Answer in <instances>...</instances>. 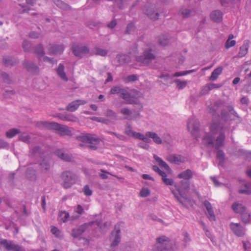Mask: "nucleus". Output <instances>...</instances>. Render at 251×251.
I'll return each instance as SVG.
<instances>
[{"label": "nucleus", "instance_id": "nucleus-1", "mask_svg": "<svg viewBox=\"0 0 251 251\" xmlns=\"http://www.w3.org/2000/svg\"><path fill=\"white\" fill-rule=\"evenodd\" d=\"M175 244L166 236H161L156 238L153 251H173L176 249Z\"/></svg>", "mask_w": 251, "mask_h": 251}, {"label": "nucleus", "instance_id": "nucleus-2", "mask_svg": "<svg viewBox=\"0 0 251 251\" xmlns=\"http://www.w3.org/2000/svg\"><path fill=\"white\" fill-rule=\"evenodd\" d=\"M224 104L225 102L222 100H218L215 101L213 104L209 107V112L212 114L213 116L219 117V114H218V111L222 107L225 106L231 115H234L236 117H239L237 113L235 111L232 105L229 104L227 106H225Z\"/></svg>", "mask_w": 251, "mask_h": 251}, {"label": "nucleus", "instance_id": "nucleus-3", "mask_svg": "<svg viewBox=\"0 0 251 251\" xmlns=\"http://www.w3.org/2000/svg\"><path fill=\"white\" fill-rule=\"evenodd\" d=\"M61 178L63 181L62 186L65 189H68L75 183L77 176L70 171H65L61 173Z\"/></svg>", "mask_w": 251, "mask_h": 251}, {"label": "nucleus", "instance_id": "nucleus-4", "mask_svg": "<svg viewBox=\"0 0 251 251\" xmlns=\"http://www.w3.org/2000/svg\"><path fill=\"white\" fill-rule=\"evenodd\" d=\"M156 56L152 49L150 48L145 49L142 54L136 57V60L143 63L145 65L148 66L155 59Z\"/></svg>", "mask_w": 251, "mask_h": 251}, {"label": "nucleus", "instance_id": "nucleus-5", "mask_svg": "<svg viewBox=\"0 0 251 251\" xmlns=\"http://www.w3.org/2000/svg\"><path fill=\"white\" fill-rule=\"evenodd\" d=\"M187 129L195 138L200 137V122L195 118H190L187 122Z\"/></svg>", "mask_w": 251, "mask_h": 251}, {"label": "nucleus", "instance_id": "nucleus-6", "mask_svg": "<svg viewBox=\"0 0 251 251\" xmlns=\"http://www.w3.org/2000/svg\"><path fill=\"white\" fill-rule=\"evenodd\" d=\"M120 234V225L117 224L114 226V230H113L111 233V236L112 238H113L110 245V248L112 249L117 247L121 242V236Z\"/></svg>", "mask_w": 251, "mask_h": 251}, {"label": "nucleus", "instance_id": "nucleus-7", "mask_svg": "<svg viewBox=\"0 0 251 251\" xmlns=\"http://www.w3.org/2000/svg\"><path fill=\"white\" fill-rule=\"evenodd\" d=\"M72 50L75 56L82 58L89 52V48L85 46L73 45Z\"/></svg>", "mask_w": 251, "mask_h": 251}, {"label": "nucleus", "instance_id": "nucleus-8", "mask_svg": "<svg viewBox=\"0 0 251 251\" xmlns=\"http://www.w3.org/2000/svg\"><path fill=\"white\" fill-rule=\"evenodd\" d=\"M229 227L233 233L238 237H243L246 232V228L240 223L231 222L229 225Z\"/></svg>", "mask_w": 251, "mask_h": 251}, {"label": "nucleus", "instance_id": "nucleus-9", "mask_svg": "<svg viewBox=\"0 0 251 251\" xmlns=\"http://www.w3.org/2000/svg\"><path fill=\"white\" fill-rule=\"evenodd\" d=\"M23 65L27 72L33 75H37L39 74L40 68L36 64L27 61H23Z\"/></svg>", "mask_w": 251, "mask_h": 251}, {"label": "nucleus", "instance_id": "nucleus-10", "mask_svg": "<svg viewBox=\"0 0 251 251\" xmlns=\"http://www.w3.org/2000/svg\"><path fill=\"white\" fill-rule=\"evenodd\" d=\"M89 226H91L90 222L80 225L72 229L71 235L74 238H77L81 236Z\"/></svg>", "mask_w": 251, "mask_h": 251}, {"label": "nucleus", "instance_id": "nucleus-11", "mask_svg": "<svg viewBox=\"0 0 251 251\" xmlns=\"http://www.w3.org/2000/svg\"><path fill=\"white\" fill-rule=\"evenodd\" d=\"M172 193L177 201L183 206L185 207L186 205L184 201L188 200L187 195L186 193L183 192L180 189H177L176 191H172Z\"/></svg>", "mask_w": 251, "mask_h": 251}, {"label": "nucleus", "instance_id": "nucleus-12", "mask_svg": "<svg viewBox=\"0 0 251 251\" xmlns=\"http://www.w3.org/2000/svg\"><path fill=\"white\" fill-rule=\"evenodd\" d=\"M59 124L56 122H50L48 121H40L36 123V126L39 128H46L49 130L57 131Z\"/></svg>", "mask_w": 251, "mask_h": 251}, {"label": "nucleus", "instance_id": "nucleus-13", "mask_svg": "<svg viewBox=\"0 0 251 251\" xmlns=\"http://www.w3.org/2000/svg\"><path fill=\"white\" fill-rule=\"evenodd\" d=\"M48 49L50 55L61 54L63 53L65 47L63 45L51 44L49 45Z\"/></svg>", "mask_w": 251, "mask_h": 251}, {"label": "nucleus", "instance_id": "nucleus-14", "mask_svg": "<svg viewBox=\"0 0 251 251\" xmlns=\"http://www.w3.org/2000/svg\"><path fill=\"white\" fill-rule=\"evenodd\" d=\"M87 101L82 100H77L69 103L66 107V110L69 112H75L79 107V105H84Z\"/></svg>", "mask_w": 251, "mask_h": 251}, {"label": "nucleus", "instance_id": "nucleus-15", "mask_svg": "<svg viewBox=\"0 0 251 251\" xmlns=\"http://www.w3.org/2000/svg\"><path fill=\"white\" fill-rule=\"evenodd\" d=\"M120 97L126 100V103L128 104H137L138 100L133 99L131 95L125 89H124Z\"/></svg>", "mask_w": 251, "mask_h": 251}, {"label": "nucleus", "instance_id": "nucleus-16", "mask_svg": "<svg viewBox=\"0 0 251 251\" xmlns=\"http://www.w3.org/2000/svg\"><path fill=\"white\" fill-rule=\"evenodd\" d=\"M143 11L145 14H146L150 19L153 20H155L158 19L159 16V13L155 12L152 7L146 5L143 9Z\"/></svg>", "mask_w": 251, "mask_h": 251}, {"label": "nucleus", "instance_id": "nucleus-17", "mask_svg": "<svg viewBox=\"0 0 251 251\" xmlns=\"http://www.w3.org/2000/svg\"><path fill=\"white\" fill-rule=\"evenodd\" d=\"M214 137L209 133H206L205 136L202 137V143L207 148L214 147Z\"/></svg>", "mask_w": 251, "mask_h": 251}, {"label": "nucleus", "instance_id": "nucleus-18", "mask_svg": "<svg viewBox=\"0 0 251 251\" xmlns=\"http://www.w3.org/2000/svg\"><path fill=\"white\" fill-rule=\"evenodd\" d=\"M226 138L225 132L221 131L219 136L216 138L215 144L214 143V147L215 150H218L224 146V141Z\"/></svg>", "mask_w": 251, "mask_h": 251}, {"label": "nucleus", "instance_id": "nucleus-19", "mask_svg": "<svg viewBox=\"0 0 251 251\" xmlns=\"http://www.w3.org/2000/svg\"><path fill=\"white\" fill-rule=\"evenodd\" d=\"M210 131L213 135H216L221 131H223L224 126L220 122H212L209 127Z\"/></svg>", "mask_w": 251, "mask_h": 251}, {"label": "nucleus", "instance_id": "nucleus-20", "mask_svg": "<svg viewBox=\"0 0 251 251\" xmlns=\"http://www.w3.org/2000/svg\"><path fill=\"white\" fill-rule=\"evenodd\" d=\"M194 176L193 172L189 169H187L185 171L181 172L180 173L177 175V177L179 179H183V180H189L193 178Z\"/></svg>", "mask_w": 251, "mask_h": 251}, {"label": "nucleus", "instance_id": "nucleus-21", "mask_svg": "<svg viewBox=\"0 0 251 251\" xmlns=\"http://www.w3.org/2000/svg\"><path fill=\"white\" fill-rule=\"evenodd\" d=\"M54 154L59 158L65 161L70 162L72 161V155L69 154L64 153L63 151L61 149L56 150L54 151Z\"/></svg>", "mask_w": 251, "mask_h": 251}, {"label": "nucleus", "instance_id": "nucleus-22", "mask_svg": "<svg viewBox=\"0 0 251 251\" xmlns=\"http://www.w3.org/2000/svg\"><path fill=\"white\" fill-rule=\"evenodd\" d=\"M250 41L245 40L242 46L239 48V51L238 53L237 56L239 58H241L245 56L248 52L249 48Z\"/></svg>", "mask_w": 251, "mask_h": 251}, {"label": "nucleus", "instance_id": "nucleus-23", "mask_svg": "<svg viewBox=\"0 0 251 251\" xmlns=\"http://www.w3.org/2000/svg\"><path fill=\"white\" fill-rule=\"evenodd\" d=\"M19 63L17 58L11 56H4L3 57V63L6 67L14 66Z\"/></svg>", "mask_w": 251, "mask_h": 251}, {"label": "nucleus", "instance_id": "nucleus-24", "mask_svg": "<svg viewBox=\"0 0 251 251\" xmlns=\"http://www.w3.org/2000/svg\"><path fill=\"white\" fill-rule=\"evenodd\" d=\"M231 208L235 213L240 214V215L247 210V207L237 202H234L232 204Z\"/></svg>", "mask_w": 251, "mask_h": 251}, {"label": "nucleus", "instance_id": "nucleus-25", "mask_svg": "<svg viewBox=\"0 0 251 251\" xmlns=\"http://www.w3.org/2000/svg\"><path fill=\"white\" fill-rule=\"evenodd\" d=\"M223 12L219 10L213 11L210 14L211 19L216 23H220L223 19Z\"/></svg>", "mask_w": 251, "mask_h": 251}, {"label": "nucleus", "instance_id": "nucleus-26", "mask_svg": "<svg viewBox=\"0 0 251 251\" xmlns=\"http://www.w3.org/2000/svg\"><path fill=\"white\" fill-rule=\"evenodd\" d=\"M65 67L62 63H60L56 70L58 76L64 81H68V79L65 72Z\"/></svg>", "mask_w": 251, "mask_h": 251}, {"label": "nucleus", "instance_id": "nucleus-27", "mask_svg": "<svg viewBox=\"0 0 251 251\" xmlns=\"http://www.w3.org/2000/svg\"><path fill=\"white\" fill-rule=\"evenodd\" d=\"M59 118L64 121L75 122L77 118L71 114H62L58 116Z\"/></svg>", "mask_w": 251, "mask_h": 251}, {"label": "nucleus", "instance_id": "nucleus-28", "mask_svg": "<svg viewBox=\"0 0 251 251\" xmlns=\"http://www.w3.org/2000/svg\"><path fill=\"white\" fill-rule=\"evenodd\" d=\"M26 177L31 181L36 180V171L32 167H28L26 171Z\"/></svg>", "mask_w": 251, "mask_h": 251}, {"label": "nucleus", "instance_id": "nucleus-29", "mask_svg": "<svg viewBox=\"0 0 251 251\" xmlns=\"http://www.w3.org/2000/svg\"><path fill=\"white\" fill-rule=\"evenodd\" d=\"M56 133L61 135H71V131L69 129L67 126L59 124Z\"/></svg>", "mask_w": 251, "mask_h": 251}, {"label": "nucleus", "instance_id": "nucleus-30", "mask_svg": "<svg viewBox=\"0 0 251 251\" xmlns=\"http://www.w3.org/2000/svg\"><path fill=\"white\" fill-rule=\"evenodd\" d=\"M223 71L222 67H218L215 69L211 73V75L209 77V80L211 81H214L216 80L219 75H220Z\"/></svg>", "mask_w": 251, "mask_h": 251}, {"label": "nucleus", "instance_id": "nucleus-31", "mask_svg": "<svg viewBox=\"0 0 251 251\" xmlns=\"http://www.w3.org/2000/svg\"><path fill=\"white\" fill-rule=\"evenodd\" d=\"M146 135L152 139L153 142L157 144H161L162 143L161 139L155 132L148 131L146 132Z\"/></svg>", "mask_w": 251, "mask_h": 251}, {"label": "nucleus", "instance_id": "nucleus-32", "mask_svg": "<svg viewBox=\"0 0 251 251\" xmlns=\"http://www.w3.org/2000/svg\"><path fill=\"white\" fill-rule=\"evenodd\" d=\"M153 158L161 168H164L167 171H170L171 169L168 165L160 157L156 155H154Z\"/></svg>", "mask_w": 251, "mask_h": 251}, {"label": "nucleus", "instance_id": "nucleus-33", "mask_svg": "<svg viewBox=\"0 0 251 251\" xmlns=\"http://www.w3.org/2000/svg\"><path fill=\"white\" fill-rule=\"evenodd\" d=\"M241 220L245 225H251V213L246 212L242 213Z\"/></svg>", "mask_w": 251, "mask_h": 251}, {"label": "nucleus", "instance_id": "nucleus-34", "mask_svg": "<svg viewBox=\"0 0 251 251\" xmlns=\"http://www.w3.org/2000/svg\"><path fill=\"white\" fill-rule=\"evenodd\" d=\"M34 52L39 58L43 56L45 54V52L43 45L42 44H39L36 46L34 47Z\"/></svg>", "mask_w": 251, "mask_h": 251}, {"label": "nucleus", "instance_id": "nucleus-35", "mask_svg": "<svg viewBox=\"0 0 251 251\" xmlns=\"http://www.w3.org/2000/svg\"><path fill=\"white\" fill-rule=\"evenodd\" d=\"M90 224L91 227H94L95 228L99 227L101 232L105 231L107 229L105 228V226H102L103 224L101 220H97L95 221L90 222Z\"/></svg>", "mask_w": 251, "mask_h": 251}, {"label": "nucleus", "instance_id": "nucleus-36", "mask_svg": "<svg viewBox=\"0 0 251 251\" xmlns=\"http://www.w3.org/2000/svg\"><path fill=\"white\" fill-rule=\"evenodd\" d=\"M14 243L13 241L2 239L0 237V247L1 246L3 247L6 251H8Z\"/></svg>", "mask_w": 251, "mask_h": 251}, {"label": "nucleus", "instance_id": "nucleus-37", "mask_svg": "<svg viewBox=\"0 0 251 251\" xmlns=\"http://www.w3.org/2000/svg\"><path fill=\"white\" fill-rule=\"evenodd\" d=\"M40 166L43 172H47L50 168V165L49 160L47 159H43L40 163Z\"/></svg>", "mask_w": 251, "mask_h": 251}, {"label": "nucleus", "instance_id": "nucleus-38", "mask_svg": "<svg viewBox=\"0 0 251 251\" xmlns=\"http://www.w3.org/2000/svg\"><path fill=\"white\" fill-rule=\"evenodd\" d=\"M167 160L171 162L176 164H179L181 162L180 156L176 154H173L169 156Z\"/></svg>", "mask_w": 251, "mask_h": 251}, {"label": "nucleus", "instance_id": "nucleus-39", "mask_svg": "<svg viewBox=\"0 0 251 251\" xmlns=\"http://www.w3.org/2000/svg\"><path fill=\"white\" fill-rule=\"evenodd\" d=\"M54 3L59 8L64 10H69L70 9V6L68 4L64 2L61 0H53Z\"/></svg>", "mask_w": 251, "mask_h": 251}, {"label": "nucleus", "instance_id": "nucleus-40", "mask_svg": "<svg viewBox=\"0 0 251 251\" xmlns=\"http://www.w3.org/2000/svg\"><path fill=\"white\" fill-rule=\"evenodd\" d=\"M158 42L160 46L165 47L169 44V40L166 35H162L158 37Z\"/></svg>", "mask_w": 251, "mask_h": 251}, {"label": "nucleus", "instance_id": "nucleus-41", "mask_svg": "<svg viewBox=\"0 0 251 251\" xmlns=\"http://www.w3.org/2000/svg\"><path fill=\"white\" fill-rule=\"evenodd\" d=\"M216 158L219 161V164L223 163L225 161V154L222 150H216Z\"/></svg>", "mask_w": 251, "mask_h": 251}, {"label": "nucleus", "instance_id": "nucleus-42", "mask_svg": "<svg viewBox=\"0 0 251 251\" xmlns=\"http://www.w3.org/2000/svg\"><path fill=\"white\" fill-rule=\"evenodd\" d=\"M105 115L110 119L112 120H118V115L117 113L111 109H107L106 111Z\"/></svg>", "mask_w": 251, "mask_h": 251}, {"label": "nucleus", "instance_id": "nucleus-43", "mask_svg": "<svg viewBox=\"0 0 251 251\" xmlns=\"http://www.w3.org/2000/svg\"><path fill=\"white\" fill-rule=\"evenodd\" d=\"M20 133V130L17 128H12L6 132V136L8 138H11L16 134Z\"/></svg>", "mask_w": 251, "mask_h": 251}, {"label": "nucleus", "instance_id": "nucleus-44", "mask_svg": "<svg viewBox=\"0 0 251 251\" xmlns=\"http://www.w3.org/2000/svg\"><path fill=\"white\" fill-rule=\"evenodd\" d=\"M124 88H122L121 86H116L114 87H113L110 89V91L109 92L110 94H120V95L121 94L122 91H123Z\"/></svg>", "mask_w": 251, "mask_h": 251}, {"label": "nucleus", "instance_id": "nucleus-45", "mask_svg": "<svg viewBox=\"0 0 251 251\" xmlns=\"http://www.w3.org/2000/svg\"><path fill=\"white\" fill-rule=\"evenodd\" d=\"M31 137L25 133L21 134L19 136V140L26 144H30Z\"/></svg>", "mask_w": 251, "mask_h": 251}, {"label": "nucleus", "instance_id": "nucleus-46", "mask_svg": "<svg viewBox=\"0 0 251 251\" xmlns=\"http://www.w3.org/2000/svg\"><path fill=\"white\" fill-rule=\"evenodd\" d=\"M174 82L176 84V87L179 90H182L184 88L187 84L186 81L183 80L182 81L179 79H176L174 80Z\"/></svg>", "mask_w": 251, "mask_h": 251}, {"label": "nucleus", "instance_id": "nucleus-47", "mask_svg": "<svg viewBox=\"0 0 251 251\" xmlns=\"http://www.w3.org/2000/svg\"><path fill=\"white\" fill-rule=\"evenodd\" d=\"M179 183L182 189L186 191L189 190L190 188V182L189 180L183 179L180 181Z\"/></svg>", "mask_w": 251, "mask_h": 251}, {"label": "nucleus", "instance_id": "nucleus-48", "mask_svg": "<svg viewBox=\"0 0 251 251\" xmlns=\"http://www.w3.org/2000/svg\"><path fill=\"white\" fill-rule=\"evenodd\" d=\"M134 132V131L132 130V126L127 123L125 126V133L128 136L132 137Z\"/></svg>", "mask_w": 251, "mask_h": 251}, {"label": "nucleus", "instance_id": "nucleus-49", "mask_svg": "<svg viewBox=\"0 0 251 251\" xmlns=\"http://www.w3.org/2000/svg\"><path fill=\"white\" fill-rule=\"evenodd\" d=\"M136 28L135 25L131 22L128 24L126 27V29L125 30L126 34H130L131 32L135 31Z\"/></svg>", "mask_w": 251, "mask_h": 251}, {"label": "nucleus", "instance_id": "nucleus-50", "mask_svg": "<svg viewBox=\"0 0 251 251\" xmlns=\"http://www.w3.org/2000/svg\"><path fill=\"white\" fill-rule=\"evenodd\" d=\"M229 113L224 108L221 109V117L223 121L226 122L229 119Z\"/></svg>", "mask_w": 251, "mask_h": 251}, {"label": "nucleus", "instance_id": "nucleus-51", "mask_svg": "<svg viewBox=\"0 0 251 251\" xmlns=\"http://www.w3.org/2000/svg\"><path fill=\"white\" fill-rule=\"evenodd\" d=\"M118 60L120 63L124 64L128 63L130 60V57L126 54H121L118 55Z\"/></svg>", "mask_w": 251, "mask_h": 251}, {"label": "nucleus", "instance_id": "nucleus-52", "mask_svg": "<svg viewBox=\"0 0 251 251\" xmlns=\"http://www.w3.org/2000/svg\"><path fill=\"white\" fill-rule=\"evenodd\" d=\"M120 113L124 115L127 116L126 117L124 118V119L127 120H131V118L128 117L129 116H130L132 114V111L130 110L128 108H123L120 110Z\"/></svg>", "mask_w": 251, "mask_h": 251}, {"label": "nucleus", "instance_id": "nucleus-53", "mask_svg": "<svg viewBox=\"0 0 251 251\" xmlns=\"http://www.w3.org/2000/svg\"><path fill=\"white\" fill-rule=\"evenodd\" d=\"M7 251H26L25 248L18 244L14 243Z\"/></svg>", "mask_w": 251, "mask_h": 251}, {"label": "nucleus", "instance_id": "nucleus-54", "mask_svg": "<svg viewBox=\"0 0 251 251\" xmlns=\"http://www.w3.org/2000/svg\"><path fill=\"white\" fill-rule=\"evenodd\" d=\"M207 217L210 221H215L216 220V217L213 209L211 207L210 209L207 210Z\"/></svg>", "mask_w": 251, "mask_h": 251}, {"label": "nucleus", "instance_id": "nucleus-55", "mask_svg": "<svg viewBox=\"0 0 251 251\" xmlns=\"http://www.w3.org/2000/svg\"><path fill=\"white\" fill-rule=\"evenodd\" d=\"M22 47L25 51L29 52L31 50V43L29 41L25 40L23 42Z\"/></svg>", "mask_w": 251, "mask_h": 251}, {"label": "nucleus", "instance_id": "nucleus-56", "mask_svg": "<svg viewBox=\"0 0 251 251\" xmlns=\"http://www.w3.org/2000/svg\"><path fill=\"white\" fill-rule=\"evenodd\" d=\"M191 11L187 8H182L179 11V14L182 15L183 18H188L191 15Z\"/></svg>", "mask_w": 251, "mask_h": 251}, {"label": "nucleus", "instance_id": "nucleus-57", "mask_svg": "<svg viewBox=\"0 0 251 251\" xmlns=\"http://www.w3.org/2000/svg\"><path fill=\"white\" fill-rule=\"evenodd\" d=\"M69 214L68 212L63 211L60 213L59 217L63 222L65 223L68 221L69 218Z\"/></svg>", "mask_w": 251, "mask_h": 251}, {"label": "nucleus", "instance_id": "nucleus-58", "mask_svg": "<svg viewBox=\"0 0 251 251\" xmlns=\"http://www.w3.org/2000/svg\"><path fill=\"white\" fill-rule=\"evenodd\" d=\"M138 79V77L135 75H130L127 76L124 78V81L125 83H129L130 82L135 81Z\"/></svg>", "mask_w": 251, "mask_h": 251}, {"label": "nucleus", "instance_id": "nucleus-59", "mask_svg": "<svg viewBox=\"0 0 251 251\" xmlns=\"http://www.w3.org/2000/svg\"><path fill=\"white\" fill-rule=\"evenodd\" d=\"M96 54L101 56H105L107 54V51L106 50L100 48H96Z\"/></svg>", "mask_w": 251, "mask_h": 251}, {"label": "nucleus", "instance_id": "nucleus-60", "mask_svg": "<svg viewBox=\"0 0 251 251\" xmlns=\"http://www.w3.org/2000/svg\"><path fill=\"white\" fill-rule=\"evenodd\" d=\"M43 151L41 147L39 146H35L33 147L31 150V154L33 155L36 154H42Z\"/></svg>", "mask_w": 251, "mask_h": 251}, {"label": "nucleus", "instance_id": "nucleus-61", "mask_svg": "<svg viewBox=\"0 0 251 251\" xmlns=\"http://www.w3.org/2000/svg\"><path fill=\"white\" fill-rule=\"evenodd\" d=\"M89 133H85L77 137L78 141L83 143H88Z\"/></svg>", "mask_w": 251, "mask_h": 251}, {"label": "nucleus", "instance_id": "nucleus-62", "mask_svg": "<svg viewBox=\"0 0 251 251\" xmlns=\"http://www.w3.org/2000/svg\"><path fill=\"white\" fill-rule=\"evenodd\" d=\"M220 87V85L218 84H214V83H211L207 85L203 89V91H205L207 92H208L209 91L212 90V89L214 88H219Z\"/></svg>", "mask_w": 251, "mask_h": 251}, {"label": "nucleus", "instance_id": "nucleus-63", "mask_svg": "<svg viewBox=\"0 0 251 251\" xmlns=\"http://www.w3.org/2000/svg\"><path fill=\"white\" fill-rule=\"evenodd\" d=\"M150 191L148 188H143L140 192V196L141 197H147L150 195Z\"/></svg>", "mask_w": 251, "mask_h": 251}, {"label": "nucleus", "instance_id": "nucleus-64", "mask_svg": "<svg viewBox=\"0 0 251 251\" xmlns=\"http://www.w3.org/2000/svg\"><path fill=\"white\" fill-rule=\"evenodd\" d=\"M100 139L95 137L93 135L89 133L88 136V143L89 144L99 143L100 142Z\"/></svg>", "mask_w": 251, "mask_h": 251}]
</instances>
